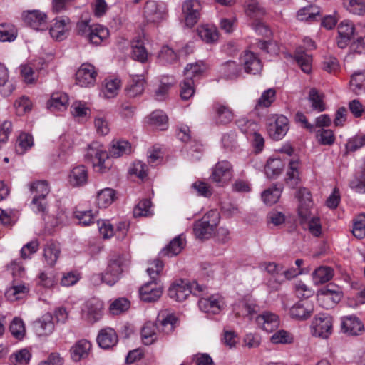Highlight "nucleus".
Listing matches in <instances>:
<instances>
[{
	"label": "nucleus",
	"instance_id": "obj_1",
	"mask_svg": "<svg viewBox=\"0 0 365 365\" xmlns=\"http://www.w3.org/2000/svg\"><path fill=\"white\" fill-rule=\"evenodd\" d=\"M123 257L121 255L115 254L112 255L108 263L105 272L102 274H94L92 280L94 282L101 281L110 286L115 284L120 278L123 273Z\"/></svg>",
	"mask_w": 365,
	"mask_h": 365
},
{
	"label": "nucleus",
	"instance_id": "obj_2",
	"mask_svg": "<svg viewBox=\"0 0 365 365\" xmlns=\"http://www.w3.org/2000/svg\"><path fill=\"white\" fill-rule=\"evenodd\" d=\"M220 216L217 210L207 212L200 220L195 222L193 232L195 236L200 240L209 239L215 233L218 225Z\"/></svg>",
	"mask_w": 365,
	"mask_h": 365
},
{
	"label": "nucleus",
	"instance_id": "obj_3",
	"mask_svg": "<svg viewBox=\"0 0 365 365\" xmlns=\"http://www.w3.org/2000/svg\"><path fill=\"white\" fill-rule=\"evenodd\" d=\"M207 287L199 284L197 282L189 283L185 280L173 284L168 289V296L178 302H182L192 293L194 295L201 296Z\"/></svg>",
	"mask_w": 365,
	"mask_h": 365
},
{
	"label": "nucleus",
	"instance_id": "obj_4",
	"mask_svg": "<svg viewBox=\"0 0 365 365\" xmlns=\"http://www.w3.org/2000/svg\"><path fill=\"white\" fill-rule=\"evenodd\" d=\"M86 157L91 159L94 168L100 173L106 172L111 166L108 162V153L98 142H93L88 145Z\"/></svg>",
	"mask_w": 365,
	"mask_h": 365
},
{
	"label": "nucleus",
	"instance_id": "obj_5",
	"mask_svg": "<svg viewBox=\"0 0 365 365\" xmlns=\"http://www.w3.org/2000/svg\"><path fill=\"white\" fill-rule=\"evenodd\" d=\"M29 190L34 194L31 205L36 212L45 213L47 210L46 196L50 192V187L46 180H37L29 185Z\"/></svg>",
	"mask_w": 365,
	"mask_h": 365
},
{
	"label": "nucleus",
	"instance_id": "obj_6",
	"mask_svg": "<svg viewBox=\"0 0 365 365\" xmlns=\"http://www.w3.org/2000/svg\"><path fill=\"white\" fill-rule=\"evenodd\" d=\"M233 168L227 160L217 162L212 169L210 179L218 186L223 187L229 183L232 178Z\"/></svg>",
	"mask_w": 365,
	"mask_h": 365
},
{
	"label": "nucleus",
	"instance_id": "obj_7",
	"mask_svg": "<svg viewBox=\"0 0 365 365\" xmlns=\"http://www.w3.org/2000/svg\"><path fill=\"white\" fill-rule=\"evenodd\" d=\"M103 314V303L98 299L87 301L81 309L82 319L91 324L99 321Z\"/></svg>",
	"mask_w": 365,
	"mask_h": 365
},
{
	"label": "nucleus",
	"instance_id": "obj_8",
	"mask_svg": "<svg viewBox=\"0 0 365 365\" xmlns=\"http://www.w3.org/2000/svg\"><path fill=\"white\" fill-rule=\"evenodd\" d=\"M288 130L289 120L282 115H272L267 120V132L269 136L275 140L282 139Z\"/></svg>",
	"mask_w": 365,
	"mask_h": 365
},
{
	"label": "nucleus",
	"instance_id": "obj_9",
	"mask_svg": "<svg viewBox=\"0 0 365 365\" xmlns=\"http://www.w3.org/2000/svg\"><path fill=\"white\" fill-rule=\"evenodd\" d=\"M333 319L328 314H317L312 322L313 335L322 339H327L332 333Z\"/></svg>",
	"mask_w": 365,
	"mask_h": 365
},
{
	"label": "nucleus",
	"instance_id": "obj_10",
	"mask_svg": "<svg viewBox=\"0 0 365 365\" xmlns=\"http://www.w3.org/2000/svg\"><path fill=\"white\" fill-rule=\"evenodd\" d=\"M299 207L298 215L301 220V223H305L312 218L311 209L313 205L312 195L310 192L306 188H301L298 192Z\"/></svg>",
	"mask_w": 365,
	"mask_h": 365
},
{
	"label": "nucleus",
	"instance_id": "obj_11",
	"mask_svg": "<svg viewBox=\"0 0 365 365\" xmlns=\"http://www.w3.org/2000/svg\"><path fill=\"white\" fill-rule=\"evenodd\" d=\"M97 76L96 68L90 63H83L76 73V83L81 87L93 86Z\"/></svg>",
	"mask_w": 365,
	"mask_h": 365
},
{
	"label": "nucleus",
	"instance_id": "obj_12",
	"mask_svg": "<svg viewBox=\"0 0 365 365\" xmlns=\"http://www.w3.org/2000/svg\"><path fill=\"white\" fill-rule=\"evenodd\" d=\"M26 24L36 30H44L47 27V15L40 10H28L22 13Z\"/></svg>",
	"mask_w": 365,
	"mask_h": 365
},
{
	"label": "nucleus",
	"instance_id": "obj_13",
	"mask_svg": "<svg viewBox=\"0 0 365 365\" xmlns=\"http://www.w3.org/2000/svg\"><path fill=\"white\" fill-rule=\"evenodd\" d=\"M163 288L159 282L150 281L143 284L139 290L140 299L145 302L157 301L162 295Z\"/></svg>",
	"mask_w": 365,
	"mask_h": 365
},
{
	"label": "nucleus",
	"instance_id": "obj_14",
	"mask_svg": "<svg viewBox=\"0 0 365 365\" xmlns=\"http://www.w3.org/2000/svg\"><path fill=\"white\" fill-rule=\"evenodd\" d=\"M201 10V4L197 0H187L182 4V13L185 24L192 27L198 21Z\"/></svg>",
	"mask_w": 365,
	"mask_h": 365
},
{
	"label": "nucleus",
	"instance_id": "obj_15",
	"mask_svg": "<svg viewBox=\"0 0 365 365\" xmlns=\"http://www.w3.org/2000/svg\"><path fill=\"white\" fill-rule=\"evenodd\" d=\"M314 312V304L307 299H302L294 304L289 309V314L292 319L297 320H306Z\"/></svg>",
	"mask_w": 365,
	"mask_h": 365
},
{
	"label": "nucleus",
	"instance_id": "obj_16",
	"mask_svg": "<svg viewBox=\"0 0 365 365\" xmlns=\"http://www.w3.org/2000/svg\"><path fill=\"white\" fill-rule=\"evenodd\" d=\"M257 326L267 332H272L279 326V317L271 312L265 311L255 317Z\"/></svg>",
	"mask_w": 365,
	"mask_h": 365
},
{
	"label": "nucleus",
	"instance_id": "obj_17",
	"mask_svg": "<svg viewBox=\"0 0 365 365\" xmlns=\"http://www.w3.org/2000/svg\"><path fill=\"white\" fill-rule=\"evenodd\" d=\"M337 30L339 35L336 41L337 46L340 48H344L354 34V25L352 22L345 20L338 25Z\"/></svg>",
	"mask_w": 365,
	"mask_h": 365
},
{
	"label": "nucleus",
	"instance_id": "obj_18",
	"mask_svg": "<svg viewBox=\"0 0 365 365\" xmlns=\"http://www.w3.org/2000/svg\"><path fill=\"white\" fill-rule=\"evenodd\" d=\"M157 320L158 329L165 334H171L179 324L178 317L174 314L168 313L166 311L160 312Z\"/></svg>",
	"mask_w": 365,
	"mask_h": 365
},
{
	"label": "nucleus",
	"instance_id": "obj_19",
	"mask_svg": "<svg viewBox=\"0 0 365 365\" xmlns=\"http://www.w3.org/2000/svg\"><path fill=\"white\" fill-rule=\"evenodd\" d=\"M215 123L217 125H227L234 118V111L227 105L219 102L213 105Z\"/></svg>",
	"mask_w": 365,
	"mask_h": 365
},
{
	"label": "nucleus",
	"instance_id": "obj_20",
	"mask_svg": "<svg viewBox=\"0 0 365 365\" xmlns=\"http://www.w3.org/2000/svg\"><path fill=\"white\" fill-rule=\"evenodd\" d=\"M341 328V331L349 336H358L364 330L363 322L354 316L343 318Z\"/></svg>",
	"mask_w": 365,
	"mask_h": 365
},
{
	"label": "nucleus",
	"instance_id": "obj_21",
	"mask_svg": "<svg viewBox=\"0 0 365 365\" xmlns=\"http://www.w3.org/2000/svg\"><path fill=\"white\" fill-rule=\"evenodd\" d=\"M223 302L220 297L211 296L210 297H201L198 302L200 310L207 314H218L223 307Z\"/></svg>",
	"mask_w": 365,
	"mask_h": 365
},
{
	"label": "nucleus",
	"instance_id": "obj_22",
	"mask_svg": "<svg viewBox=\"0 0 365 365\" xmlns=\"http://www.w3.org/2000/svg\"><path fill=\"white\" fill-rule=\"evenodd\" d=\"M242 61L246 73L256 75L261 72L262 69V62L253 52L245 51Z\"/></svg>",
	"mask_w": 365,
	"mask_h": 365
},
{
	"label": "nucleus",
	"instance_id": "obj_23",
	"mask_svg": "<svg viewBox=\"0 0 365 365\" xmlns=\"http://www.w3.org/2000/svg\"><path fill=\"white\" fill-rule=\"evenodd\" d=\"M34 329L38 336H48L54 330L53 316L51 313L44 314L34 323Z\"/></svg>",
	"mask_w": 365,
	"mask_h": 365
},
{
	"label": "nucleus",
	"instance_id": "obj_24",
	"mask_svg": "<svg viewBox=\"0 0 365 365\" xmlns=\"http://www.w3.org/2000/svg\"><path fill=\"white\" fill-rule=\"evenodd\" d=\"M88 170L84 165L74 167L69 173L68 182L72 187L84 185L88 181Z\"/></svg>",
	"mask_w": 365,
	"mask_h": 365
},
{
	"label": "nucleus",
	"instance_id": "obj_25",
	"mask_svg": "<svg viewBox=\"0 0 365 365\" xmlns=\"http://www.w3.org/2000/svg\"><path fill=\"white\" fill-rule=\"evenodd\" d=\"M91 344L86 339H81L71 348V357L73 361H79L88 356Z\"/></svg>",
	"mask_w": 365,
	"mask_h": 365
},
{
	"label": "nucleus",
	"instance_id": "obj_26",
	"mask_svg": "<svg viewBox=\"0 0 365 365\" xmlns=\"http://www.w3.org/2000/svg\"><path fill=\"white\" fill-rule=\"evenodd\" d=\"M108 36L109 31L106 27L100 24H93L86 40L93 45L98 46L106 40Z\"/></svg>",
	"mask_w": 365,
	"mask_h": 365
},
{
	"label": "nucleus",
	"instance_id": "obj_27",
	"mask_svg": "<svg viewBox=\"0 0 365 365\" xmlns=\"http://www.w3.org/2000/svg\"><path fill=\"white\" fill-rule=\"evenodd\" d=\"M145 81L141 76H135L128 83L125 91L128 98L141 96L145 90Z\"/></svg>",
	"mask_w": 365,
	"mask_h": 365
},
{
	"label": "nucleus",
	"instance_id": "obj_28",
	"mask_svg": "<svg viewBox=\"0 0 365 365\" xmlns=\"http://www.w3.org/2000/svg\"><path fill=\"white\" fill-rule=\"evenodd\" d=\"M97 341L101 348L110 349L117 344L118 336L113 329L106 328L99 332Z\"/></svg>",
	"mask_w": 365,
	"mask_h": 365
},
{
	"label": "nucleus",
	"instance_id": "obj_29",
	"mask_svg": "<svg viewBox=\"0 0 365 365\" xmlns=\"http://www.w3.org/2000/svg\"><path fill=\"white\" fill-rule=\"evenodd\" d=\"M68 103V96L65 93L57 92L52 94L47 103L48 108L52 111L65 110Z\"/></svg>",
	"mask_w": 365,
	"mask_h": 365
},
{
	"label": "nucleus",
	"instance_id": "obj_30",
	"mask_svg": "<svg viewBox=\"0 0 365 365\" xmlns=\"http://www.w3.org/2000/svg\"><path fill=\"white\" fill-rule=\"evenodd\" d=\"M69 23L68 19H56L55 22L51 26L49 33L51 36L56 41H63L67 36V24Z\"/></svg>",
	"mask_w": 365,
	"mask_h": 365
},
{
	"label": "nucleus",
	"instance_id": "obj_31",
	"mask_svg": "<svg viewBox=\"0 0 365 365\" xmlns=\"http://www.w3.org/2000/svg\"><path fill=\"white\" fill-rule=\"evenodd\" d=\"M61 249L59 243L53 241L48 242L43 250V257L46 264L53 267L59 258Z\"/></svg>",
	"mask_w": 365,
	"mask_h": 365
},
{
	"label": "nucleus",
	"instance_id": "obj_32",
	"mask_svg": "<svg viewBox=\"0 0 365 365\" xmlns=\"http://www.w3.org/2000/svg\"><path fill=\"white\" fill-rule=\"evenodd\" d=\"M185 245V239L182 235H178V237L173 239L168 245L163 249L160 255L161 257L168 256L173 257L178 255Z\"/></svg>",
	"mask_w": 365,
	"mask_h": 365
},
{
	"label": "nucleus",
	"instance_id": "obj_33",
	"mask_svg": "<svg viewBox=\"0 0 365 365\" xmlns=\"http://www.w3.org/2000/svg\"><path fill=\"white\" fill-rule=\"evenodd\" d=\"M15 86L9 80V71L7 68L0 63V93L3 96H9L14 91Z\"/></svg>",
	"mask_w": 365,
	"mask_h": 365
},
{
	"label": "nucleus",
	"instance_id": "obj_34",
	"mask_svg": "<svg viewBox=\"0 0 365 365\" xmlns=\"http://www.w3.org/2000/svg\"><path fill=\"white\" fill-rule=\"evenodd\" d=\"M284 165L280 158H269L264 168L265 174L269 178H276L282 173Z\"/></svg>",
	"mask_w": 365,
	"mask_h": 365
},
{
	"label": "nucleus",
	"instance_id": "obj_35",
	"mask_svg": "<svg viewBox=\"0 0 365 365\" xmlns=\"http://www.w3.org/2000/svg\"><path fill=\"white\" fill-rule=\"evenodd\" d=\"M158 327L152 322H147L141 329V338L145 345H150L157 339Z\"/></svg>",
	"mask_w": 365,
	"mask_h": 365
},
{
	"label": "nucleus",
	"instance_id": "obj_36",
	"mask_svg": "<svg viewBox=\"0 0 365 365\" xmlns=\"http://www.w3.org/2000/svg\"><path fill=\"white\" fill-rule=\"evenodd\" d=\"M131 152L130 144L125 140L112 141L108 155L111 158H119Z\"/></svg>",
	"mask_w": 365,
	"mask_h": 365
},
{
	"label": "nucleus",
	"instance_id": "obj_37",
	"mask_svg": "<svg viewBox=\"0 0 365 365\" xmlns=\"http://www.w3.org/2000/svg\"><path fill=\"white\" fill-rule=\"evenodd\" d=\"M295 60L302 71L309 73L312 71V56L307 54L302 48H297L294 53Z\"/></svg>",
	"mask_w": 365,
	"mask_h": 365
},
{
	"label": "nucleus",
	"instance_id": "obj_38",
	"mask_svg": "<svg viewBox=\"0 0 365 365\" xmlns=\"http://www.w3.org/2000/svg\"><path fill=\"white\" fill-rule=\"evenodd\" d=\"M115 198V190L111 188H105L98 192L96 203L98 207L106 208L113 202Z\"/></svg>",
	"mask_w": 365,
	"mask_h": 365
},
{
	"label": "nucleus",
	"instance_id": "obj_39",
	"mask_svg": "<svg viewBox=\"0 0 365 365\" xmlns=\"http://www.w3.org/2000/svg\"><path fill=\"white\" fill-rule=\"evenodd\" d=\"M143 13L148 21L157 22L163 18V13L160 11L157 2L154 1L146 3Z\"/></svg>",
	"mask_w": 365,
	"mask_h": 365
},
{
	"label": "nucleus",
	"instance_id": "obj_40",
	"mask_svg": "<svg viewBox=\"0 0 365 365\" xmlns=\"http://www.w3.org/2000/svg\"><path fill=\"white\" fill-rule=\"evenodd\" d=\"M148 122L155 128L164 130L167 128L168 116L163 111L157 110L149 115Z\"/></svg>",
	"mask_w": 365,
	"mask_h": 365
},
{
	"label": "nucleus",
	"instance_id": "obj_41",
	"mask_svg": "<svg viewBox=\"0 0 365 365\" xmlns=\"http://www.w3.org/2000/svg\"><path fill=\"white\" fill-rule=\"evenodd\" d=\"M299 160L297 158L292 159L289 163L286 182L292 187L296 186L299 180Z\"/></svg>",
	"mask_w": 365,
	"mask_h": 365
},
{
	"label": "nucleus",
	"instance_id": "obj_42",
	"mask_svg": "<svg viewBox=\"0 0 365 365\" xmlns=\"http://www.w3.org/2000/svg\"><path fill=\"white\" fill-rule=\"evenodd\" d=\"M245 12L247 16L257 19L266 13L264 8L257 0H247L245 4Z\"/></svg>",
	"mask_w": 365,
	"mask_h": 365
},
{
	"label": "nucleus",
	"instance_id": "obj_43",
	"mask_svg": "<svg viewBox=\"0 0 365 365\" xmlns=\"http://www.w3.org/2000/svg\"><path fill=\"white\" fill-rule=\"evenodd\" d=\"M132 58L143 63L148 61V53L143 45L142 40L138 39L133 41Z\"/></svg>",
	"mask_w": 365,
	"mask_h": 365
},
{
	"label": "nucleus",
	"instance_id": "obj_44",
	"mask_svg": "<svg viewBox=\"0 0 365 365\" xmlns=\"http://www.w3.org/2000/svg\"><path fill=\"white\" fill-rule=\"evenodd\" d=\"M197 34L200 38L206 43H212L217 40L218 32L216 27L204 25L197 28Z\"/></svg>",
	"mask_w": 365,
	"mask_h": 365
},
{
	"label": "nucleus",
	"instance_id": "obj_45",
	"mask_svg": "<svg viewBox=\"0 0 365 365\" xmlns=\"http://www.w3.org/2000/svg\"><path fill=\"white\" fill-rule=\"evenodd\" d=\"M320 11L319 8L309 5L302 8L297 12V19L299 21H315L317 17L319 16Z\"/></svg>",
	"mask_w": 365,
	"mask_h": 365
},
{
	"label": "nucleus",
	"instance_id": "obj_46",
	"mask_svg": "<svg viewBox=\"0 0 365 365\" xmlns=\"http://www.w3.org/2000/svg\"><path fill=\"white\" fill-rule=\"evenodd\" d=\"M334 276V271L329 267H320L313 273L314 282L316 284L329 282Z\"/></svg>",
	"mask_w": 365,
	"mask_h": 365
},
{
	"label": "nucleus",
	"instance_id": "obj_47",
	"mask_svg": "<svg viewBox=\"0 0 365 365\" xmlns=\"http://www.w3.org/2000/svg\"><path fill=\"white\" fill-rule=\"evenodd\" d=\"M17 37V29L11 24H0V41L2 42L14 41Z\"/></svg>",
	"mask_w": 365,
	"mask_h": 365
},
{
	"label": "nucleus",
	"instance_id": "obj_48",
	"mask_svg": "<svg viewBox=\"0 0 365 365\" xmlns=\"http://www.w3.org/2000/svg\"><path fill=\"white\" fill-rule=\"evenodd\" d=\"M220 72L225 78H234L238 76L240 68L235 61H228L220 66Z\"/></svg>",
	"mask_w": 365,
	"mask_h": 365
},
{
	"label": "nucleus",
	"instance_id": "obj_49",
	"mask_svg": "<svg viewBox=\"0 0 365 365\" xmlns=\"http://www.w3.org/2000/svg\"><path fill=\"white\" fill-rule=\"evenodd\" d=\"M309 101L312 104V108L318 112H322L325 110L324 103V95L314 88H311L309 93Z\"/></svg>",
	"mask_w": 365,
	"mask_h": 365
},
{
	"label": "nucleus",
	"instance_id": "obj_50",
	"mask_svg": "<svg viewBox=\"0 0 365 365\" xmlns=\"http://www.w3.org/2000/svg\"><path fill=\"white\" fill-rule=\"evenodd\" d=\"M282 191V187H277L275 185L264 190L262 193V199L265 204L272 205L279 200Z\"/></svg>",
	"mask_w": 365,
	"mask_h": 365
},
{
	"label": "nucleus",
	"instance_id": "obj_51",
	"mask_svg": "<svg viewBox=\"0 0 365 365\" xmlns=\"http://www.w3.org/2000/svg\"><path fill=\"white\" fill-rule=\"evenodd\" d=\"M343 4L346 10L353 14H365V0H343Z\"/></svg>",
	"mask_w": 365,
	"mask_h": 365
},
{
	"label": "nucleus",
	"instance_id": "obj_52",
	"mask_svg": "<svg viewBox=\"0 0 365 365\" xmlns=\"http://www.w3.org/2000/svg\"><path fill=\"white\" fill-rule=\"evenodd\" d=\"M206 70V66L203 61H198L193 63H189L185 68V76L186 78L199 77Z\"/></svg>",
	"mask_w": 365,
	"mask_h": 365
},
{
	"label": "nucleus",
	"instance_id": "obj_53",
	"mask_svg": "<svg viewBox=\"0 0 365 365\" xmlns=\"http://www.w3.org/2000/svg\"><path fill=\"white\" fill-rule=\"evenodd\" d=\"M258 307L255 303L243 301L239 304V311H237L236 314L252 319Z\"/></svg>",
	"mask_w": 365,
	"mask_h": 365
},
{
	"label": "nucleus",
	"instance_id": "obj_54",
	"mask_svg": "<svg viewBox=\"0 0 365 365\" xmlns=\"http://www.w3.org/2000/svg\"><path fill=\"white\" fill-rule=\"evenodd\" d=\"M31 354L26 349L19 350L10 356V361L13 365H27L31 359Z\"/></svg>",
	"mask_w": 365,
	"mask_h": 365
},
{
	"label": "nucleus",
	"instance_id": "obj_55",
	"mask_svg": "<svg viewBox=\"0 0 365 365\" xmlns=\"http://www.w3.org/2000/svg\"><path fill=\"white\" fill-rule=\"evenodd\" d=\"M120 86L119 79H112L106 82L102 90L103 96L106 98H112L117 96Z\"/></svg>",
	"mask_w": 365,
	"mask_h": 365
},
{
	"label": "nucleus",
	"instance_id": "obj_56",
	"mask_svg": "<svg viewBox=\"0 0 365 365\" xmlns=\"http://www.w3.org/2000/svg\"><path fill=\"white\" fill-rule=\"evenodd\" d=\"M9 330L16 339H23L26 333L23 320L19 317H14L10 324Z\"/></svg>",
	"mask_w": 365,
	"mask_h": 365
},
{
	"label": "nucleus",
	"instance_id": "obj_57",
	"mask_svg": "<svg viewBox=\"0 0 365 365\" xmlns=\"http://www.w3.org/2000/svg\"><path fill=\"white\" fill-rule=\"evenodd\" d=\"M151 201L148 199H145L138 202V204L133 209V215L135 217H148L152 215Z\"/></svg>",
	"mask_w": 365,
	"mask_h": 365
},
{
	"label": "nucleus",
	"instance_id": "obj_58",
	"mask_svg": "<svg viewBox=\"0 0 365 365\" xmlns=\"http://www.w3.org/2000/svg\"><path fill=\"white\" fill-rule=\"evenodd\" d=\"M221 143L225 149L230 151L235 150L238 147V142L235 132L230 131L223 134Z\"/></svg>",
	"mask_w": 365,
	"mask_h": 365
},
{
	"label": "nucleus",
	"instance_id": "obj_59",
	"mask_svg": "<svg viewBox=\"0 0 365 365\" xmlns=\"http://www.w3.org/2000/svg\"><path fill=\"white\" fill-rule=\"evenodd\" d=\"M293 340L292 334L284 329L277 331L270 338V341L275 344H292Z\"/></svg>",
	"mask_w": 365,
	"mask_h": 365
},
{
	"label": "nucleus",
	"instance_id": "obj_60",
	"mask_svg": "<svg viewBox=\"0 0 365 365\" xmlns=\"http://www.w3.org/2000/svg\"><path fill=\"white\" fill-rule=\"evenodd\" d=\"M31 102L28 97L21 96L16 99L14 103L16 113L18 115H23L31 110Z\"/></svg>",
	"mask_w": 365,
	"mask_h": 365
},
{
	"label": "nucleus",
	"instance_id": "obj_61",
	"mask_svg": "<svg viewBox=\"0 0 365 365\" xmlns=\"http://www.w3.org/2000/svg\"><path fill=\"white\" fill-rule=\"evenodd\" d=\"M34 145L32 135L23 133L20 134L16 145V151L23 154L26 150L31 148Z\"/></svg>",
	"mask_w": 365,
	"mask_h": 365
},
{
	"label": "nucleus",
	"instance_id": "obj_62",
	"mask_svg": "<svg viewBox=\"0 0 365 365\" xmlns=\"http://www.w3.org/2000/svg\"><path fill=\"white\" fill-rule=\"evenodd\" d=\"M352 233L354 237L362 239L365 236V214L359 215L354 220Z\"/></svg>",
	"mask_w": 365,
	"mask_h": 365
},
{
	"label": "nucleus",
	"instance_id": "obj_63",
	"mask_svg": "<svg viewBox=\"0 0 365 365\" xmlns=\"http://www.w3.org/2000/svg\"><path fill=\"white\" fill-rule=\"evenodd\" d=\"M318 142L324 145H331L335 141L334 133L330 129L321 128L317 132Z\"/></svg>",
	"mask_w": 365,
	"mask_h": 365
},
{
	"label": "nucleus",
	"instance_id": "obj_64",
	"mask_svg": "<svg viewBox=\"0 0 365 365\" xmlns=\"http://www.w3.org/2000/svg\"><path fill=\"white\" fill-rule=\"evenodd\" d=\"M276 91L273 88H269L264 91L261 97L258 99L256 104V108L258 107L267 108L270 106L272 103L274 101Z\"/></svg>",
	"mask_w": 365,
	"mask_h": 365
}]
</instances>
